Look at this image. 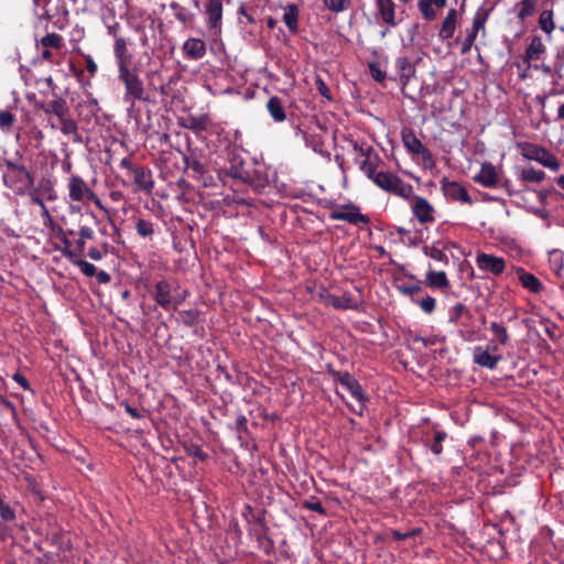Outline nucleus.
I'll use <instances>...</instances> for the list:
<instances>
[{"mask_svg":"<svg viewBox=\"0 0 564 564\" xmlns=\"http://www.w3.org/2000/svg\"><path fill=\"white\" fill-rule=\"evenodd\" d=\"M6 171L2 174L3 185L15 195L24 196L34 186V175L22 162V154L17 151L13 159H3Z\"/></svg>","mask_w":564,"mask_h":564,"instance_id":"1","label":"nucleus"},{"mask_svg":"<svg viewBox=\"0 0 564 564\" xmlns=\"http://www.w3.org/2000/svg\"><path fill=\"white\" fill-rule=\"evenodd\" d=\"M150 295L155 304L164 311H177L189 295V292L186 289H181L177 279L170 276L155 281L150 290Z\"/></svg>","mask_w":564,"mask_h":564,"instance_id":"2","label":"nucleus"},{"mask_svg":"<svg viewBox=\"0 0 564 564\" xmlns=\"http://www.w3.org/2000/svg\"><path fill=\"white\" fill-rule=\"evenodd\" d=\"M372 182L380 189L403 199H410L413 196V186L409 183H405L401 177L392 172L380 171L373 177Z\"/></svg>","mask_w":564,"mask_h":564,"instance_id":"3","label":"nucleus"},{"mask_svg":"<svg viewBox=\"0 0 564 564\" xmlns=\"http://www.w3.org/2000/svg\"><path fill=\"white\" fill-rule=\"evenodd\" d=\"M68 197L72 202L85 204L91 202L99 209L108 213L98 195L88 186L85 180L77 174H73L67 181Z\"/></svg>","mask_w":564,"mask_h":564,"instance_id":"4","label":"nucleus"},{"mask_svg":"<svg viewBox=\"0 0 564 564\" xmlns=\"http://www.w3.org/2000/svg\"><path fill=\"white\" fill-rule=\"evenodd\" d=\"M118 80L124 86V102L131 108L134 107L137 100H145L143 83L134 69L128 68L118 70Z\"/></svg>","mask_w":564,"mask_h":564,"instance_id":"5","label":"nucleus"},{"mask_svg":"<svg viewBox=\"0 0 564 564\" xmlns=\"http://www.w3.org/2000/svg\"><path fill=\"white\" fill-rule=\"evenodd\" d=\"M182 155L188 175L192 178L200 181L204 186H208L210 182H208L206 177L208 171L203 153L198 149L188 145L187 151L182 152Z\"/></svg>","mask_w":564,"mask_h":564,"instance_id":"6","label":"nucleus"},{"mask_svg":"<svg viewBox=\"0 0 564 564\" xmlns=\"http://www.w3.org/2000/svg\"><path fill=\"white\" fill-rule=\"evenodd\" d=\"M519 147L525 159L536 161L552 171L560 169L558 160L547 149L530 142H524Z\"/></svg>","mask_w":564,"mask_h":564,"instance_id":"7","label":"nucleus"},{"mask_svg":"<svg viewBox=\"0 0 564 564\" xmlns=\"http://www.w3.org/2000/svg\"><path fill=\"white\" fill-rule=\"evenodd\" d=\"M401 137L408 152L413 155H420L425 169H432L435 166L432 152L417 139L411 129H404Z\"/></svg>","mask_w":564,"mask_h":564,"instance_id":"8","label":"nucleus"},{"mask_svg":"<svg viewBox=\"0 0 564 564\" xmlns=\"http://www.w3.org/2000/svg\"><path fill=\"white\" fill-rule=\"evenodd\" d=\"M329 218L333 220H341L351 225L369 224V216L361 214L360 208L354 204L340 205L336 209L332 210Z\"/></svg>","mask_w":564,"mask_h":564,"instance_id":"9","label":"nucleus"},{"mask_svg":"<svg viewBox=\"0 0 564 564\" xmlns=\"http://www.w3.org/2000/svg\"><path fill=\"white\" fill-rule=\"evenodd\" d=\"M334 381L339 382L350 394L360 403L368 401L365 395L361 384L348 371H337L334 369L328 370Z\"/></svg>","mask_w":564,"mask_h":564,"instance_id":"10","label":"nucleus"},{"mask_svg":"<svg viewBox=\"0 0 564 564\" xmlns=\"http://www.w3.org/2000/svg\"><path fill=\"white\" fill-rule=\"evenodd\" d=\"M394 67L395 75L391 76L390 79L398 82L401 85L402 93L406 95L405 87L416 74L415 65L406 56H398L394 61Z\"/></svg>","mask_w":564,"mask_h":564,"instance_id":"11","label":"nucleus"},{"mask_svg":"<svg viewBox=\"0 0 564 564\" xmlns=\"http://www.w3.org/2000/svg\"><path fill=\"white\" fill-rule=\"evenodd\" d=\"M180 127L191 130L196 137L210 129L213 120L208 113L202 115H187L177 119Z\"/></svg>","mask_w":564,"mask_h":564,"instance_id":"12","label":"nucleus"},{"mask_svg":"<svg viewBox=\"0 0 564 564\" xmlns=\"http://www.w3.org/2000/svg\"><path fill=\"white\" fill-rule=\"evenodd\" d=\"M440 183L442 192L447 198L454 202H460L469 205L474 203L467 189L459 183L455 181H448L446 177H443Z\"/></svg>","mask_w":564,"mask_h":564,"instance_id":"13","label":"nucleus"},{"mask_svg":"<svg viewBox=\"0 0 564 564\" xmlns=\"http://www.w3.org/2000/svg\"><path fill=\"white\" fill-rule=\"evenodd\" d=\"M412 213L421 224H432L435 221V209L430 202L422 196L413 195Z\"/></svg>","mask_w":564,"mask_h":564,"instance_id":"14","label":"nucleus"},{"mask_svg":"<svg viewBox=\"0 0 564 564\" xmlns=\"http://www.w3.org/2000/svg\"><path fill=\"white\" fill-rule=\"evenodd\" d=\"M476 264L479 270L495 275L501 274L506 269V261L503 258L484 252L477 254Z\"/></svg>","mask_w":564,"mask_h":564,"instance_id":"15","label":"nucleus"},{"mask_svg":"<svg viewBox=\"0 0 564 564\" xmlns=\"http://www.w3.org/2000/svg\"><path fill=\"white\" fill-rule=\"evenodd\" d=\"M205 14L208 29L219 32L223 21V0H208Z\"/></svg>","mask_w":564,"mask_h":564,"instance_id":"16","label":"nucleus"},{"mask_svg":"<svg viewBox=\"0 0 564 564\" xmlns=\"http://www.w3.org/2000/svg\"><path fill=\"white\" fill-rule=\"evenodd\" d=\"M248 534L254 539L258 543V547L262 550L267 555H270L274 551V542L269 536V527L267 523L261 527H254L247 530Z\"/></svg>","mask_w":564,"mask_h":564,"instance_id":"17","label":"nucleus"},{"mask_svg":"<svg viewBox=\"0 0 564 564\" xmlns=\"http://www.w3.org/2000/svg\"><path fill=\"white\" fill-rule=\"evenodd\" d=\"M474 181L486 188H495L499 185L496 167L490 162L481 164L480 171L474 176Z\"/></svg>","mask_w":564,"mask_h":564,"instance_id":"18","label":"nucleus"},{"mask_svg":"<svg viewBox=\"0 0 564 564\" xmlns=\"http://www.w3.org/2000/svg\"><path fill=\"white\" fill-rule=\"evenodd\" d=\"M133 184L135 185V191L150 193L154 186V181L152 176V171L144 165H137L132 171Z\"/></svg>","mask_w":564,"mask_h":564,"instance_id":"19","label":"nucleus"},{"mask_svg":"<svg viewBox=\"0 0 564 564\" xmlns=\"http://www.w3.org/2000/svg\"><path fill=\"white\" fill-rule=\"evenodd\" d=\"M113 56L118 70L128 69L132 63V54L128 50L127 39H117L113 43Z\"/></svg>","mask_w":564,"mask_h":564,"instance_id":"20","label":"nucleus"},{"mask_svg":"<svg viewBox=\"0 0 564 564\" xmlns=\"http://www.w3.org/2000/svg\"><path fill=\"white\" fill-rule=\"evenodd\" d=\"M44 133L42 130L32 126L23 132V134H17V141L20 142L22 148H32L39 150L43 144Z\"/></svg>","mask_w":564,"mask_h":564,"instance_id":"21","label":"nucleus"},{"mask_svg":"<svg viewBox=\"0 0 564 564\" xmlns=\"http://www.w3.org/2000/svg\"><path fill=\"white\" fill-rule=\"evenodd\" d=\"M182 50L187 58L197 61L205 56L206 44L200 39L189 37L184 42Z\"/></svg>","mask_w":564,"mask_h":564,"instance_id":"22","label":"nucleus"},{"mask_svg":"<svg viewBox=\"0 0 564 564\" xmlns=\"http://www.w3.org/2000/svg\"><path fill=\"white\" fill-rule=\"evenodd\" d=\"M376 7L381 20L391 28L398 25L395 3L393 0H376Z\"/></svg>","mask_w":564,"mask_h":564,"instance_id":"23","label":"nucleus"},{"mask_svg":"<svg viewBox=\"0 0 564 564\" xmlns=\"http://www.w3.org/2000/svg\"><path fill=\"white\" fill-rule=\"evenodd\" d=\"M501 359V355H494L489 349H484L481 346H477L474 350V361L488 369H495Z\"/></svg>","mask_w":564,"mask_h":564,"instance_id":"24","label":"nucleus"},{"mask_svg":"<svg viewBox=\"0 0 564 564\" xmlns=\"http://www.w3.org/2000/svg\"><path fill=\"white\" fill-rule=\"evenodd\" d=\"M39 109L44 111L47 115H55L57 118H62L63 115H67L69 111V108L67 106V101L58 97L54 100H51L48 102H41L37 104Z\"/></svg>","mask_w":564,"mask_h":564,"instance_id":"25","label":"nucleus"},{"mask_svg":"<svg viewBox=\"0 0 564 564\" xmlns=\"http://www.w3.org/2000/svg\"><path fill=\"white\" fill-rule=\"evenodd\" d=\"M446 4L447 0H419L417 8L426 21H434L437 18V13L433 9V6L444 8Z\"/></svg>","mask_w":564,"mask_h":564,"instance_id":"26","label":"nucleus"},{"mask_svg":"<svg viewBox=\"0 0 564 564\" xmlns=\"http://www.w3.org/2000/svg\"><path fill=\"white\" fill-rule=\"evenodd\" d=\"M446 438L447 433L445 431L436 430L432 438H430L429 435L423 438V444L433 455L440 456L443 453V443Z\"/></svg>","mask_w":564,"mask_h":564,"instance_id":"27","label":"nucleus"},{"mask_svg":"<svg viewBox=\"0 0 564 564\" xmlns=\"http://www.w3.org/2000/svg\"><path fill=\"white\" fill-rule=\"evenodd\" d=\"M457 23V11L456 9H451L444 21L442 22L438 35L442 40H449L453 37L454 32L456 30Z\"/></svg>","mask_w":564,"mask_h":564,"instance_id":"28","label":"nucleus"},{"mask_svg":"<svg viewBox=\"0 0 564 564\" xmlns=\"http://www.w3.org/2000/svg\"><path fill=\"white\" fill-rule=\"evenodd\" d=\"M425 283L430 288L440 289L442 291L451 286L449 280L444 271H429Z\"/></svg>","mask_w":564,"mask_h":564,"instance_id":"29","label":"nucleus"},{"mask_svg":"<svg viewBox=\"0 0 564 564\" xmlns=\"http://www.w3.org/2000/svg\"><path fill=\"white\" fill-rule=\"evenodd\" d=\"M473 315L468 307L463 303H456L449 311L448 323L454 325L466 326V323H462L463 318L471 319Z\"/></svg>","mask_w":564,"mask_h":564,"instance_id":"30","label":"nucleus"},{"mask_svg":"<svg viewBox=\"0 0 564 564\" xmlns=\"http://www.w3.org/2000/svg\"><path fill=\"white\" fill-rule=\"evenodd\" d=\"M46 539L59 551H69L72 549L69 535L64 531H51L46 534Z\"/></svg>","mask_w":564,"mask_h":564,"instance_id":"31","label":"nucleus"},{"mask_svg":"<svg viewBox=\"0 0 564 564\" xmlns=\"http://www.w3.org/2000/svg\"><path fill=\"white\" fill-rule=\"evenodd\" d=\"M265 511L254 512L250 505H246L242 511V516L247 521V530L254 527H261L265 522Z\"/></svg>","mask_w":564,"mask_h":564,"instance_id":"32","label":"nucleus"},{"mask_svg":"<svg viewBox=\"0 0 564 564\" xmlns=\"http://www.w3.org/2000/svg\"><path fill=\"white\" fill-rule=\"evenodd\" d=\"M267 109L274 121L282 122L285 120V110L279 97L272 96L267 102Z\"/></svg>","mask_w":564,"mask_h":564,"instance_id":"33","label":"nucleus"},{"mask_svg":"<svg viewBox=\"0 0 564 564\" xmlns=\"http://www.w3.org/2000/svg\"><path fill=\"white\" fill-rule=\"evenodd\" d=\"M519 280L523 288L533 293H539L543 289L541 281L532 273L525 272L523 269L518 271Z\"/></svg>","mask_w":564,"mask_h":564,"instance_id":"34","label":"nucleus"},{"mask_svg":"<svg viewBox=\"0 0 564 564\" xmlns=\"http://www.w3.org/2000/svg\"><path fill=\"white\" fill-rule=\"evenodd\" d=\"M58 120L61 124L59 129L63 134L74 135V142H82V137L78 134V126L74 119L67 117V115H63Z\"/></svg>","mask_w":564,"mask_h":564,"instance_id":"35","label":"nucleus"},{"mask_svg":"<svg viewBox=\"0 0 564 564\" xmlns=\"http://www.w3.org/2000/svg\"><path fill=\"white\" fill-rule=\"evenodd\" d=\"M545 52V45L542 42V39L538 35L533 36L530 44L525 50V59L527 61H538L541 55Z\"/></svg>","mask_w":564,"mask_h":564,"instance_id":"36","label":"nucleus"},{"mask_svg":"<svg viewBox=\"0 0 564 564\" xmlns=\"http://www.w3.org/2000/svg\"><path fill=\"white\" fill-rule=\"evenodd\" d=\"M283 22L289 31L293 34L299 31V9L295 4H289L282 17Z\"/></svg>","mask_w":564,"mask_h":564,"instance_id":"37","label":"nucleus"},{"mask_svg":"<svg viewBox=\"0 0 564 564\" xmlns=\"http://www.w3.org/2000/svg\"><path fill=\"white\" fill-rule=\"evenodd\" d=\"M551 270L564 283V254L561 251L554 250L550 252Z\"/></svg>","mask_w":564,"mask_h":564,"instance_id":"38","label":"nucleus"},{"mask_svg":"<svg viewBox=\"0 0 564 564\" xmlns=\"http://www.w3.org/2000/svg\"><path fill=\"white\" fill-rule=\"evenodd\" d=\"M489 17V10L479 8L473 19L471 32L478 34L480 31L485 33V24Z\"/></svg>","mask_w":564,"mask_h":564,"instance_id":"39","label":"nucleus"},{"mask_svg":"<svg viewBox=\"0 0 564 564\" xmlns=\"http://www.w3.org/2000/svg\"><path fill=\"white\" fill-rule=\"evenodd\" d=\"M199 316H200V312L195 308L181 311L178 313V322L182 323L186 327H194L197 325Z\"/></svg>","mask_w":564,"mask_h":564,"instance_id":"40","label":"nucleus"},{"mask_svg":"<svg viewBox=\"0 0 564 564\" xmlns=\"http://www.w3.org/2000/svg\"><path fill=\"white\" fill-rule=\"evenodd\" d=\"M380 161V158L378 154H375L373 158L370 156L368 159H365L360 164H359V169L360 171L369 178V180H373V177L377 175V163Z\"/></svg>","mask_w":564,"mask_h":564,"instance_id":"41","label":"nucleus"},{"mask_svg":"<svg viewBox=\"0 0 564 564\" xmlns=\"http://www.w3.org/2000/svg\"><path fill=\"white\" fill-rule=\"evenodd\" d=\"M535 0H521L516 8L518 9V18L521 21L532 17L535 12Z\"/></svg>","mask_w":564,"mask_h":564,"instance_id":"42","label":"nucleus"},{"mask_svg":"<svg viewBox=\"0 0 564 564\" xmlns=\"http://www.w3.org/2000/svg\"><path fill=\"white\" fill-rule=\"evenodd\" d=\"M520 180L529 183H540L545 178V172L534 167L523 169L520 173Z\"/></svg>","mask_w":564,"mask_h":564,"instance_id":"43","label":"nucleus"},{"mask_svg":"<svg viewBox=\"0 0 564 564\" xmlns=\"http://www.w3.org/2000/svg\"><path fill=\"white\" fill-rule=\"evenodd\" d=\"M137 234L147 239H152L154 236V224L151 220L139 218L135 223Z\"/></svg>","mask_w":564,"mask_h":564,"instance_id":"44","label":"nucleus"},{"mask_svg":"<svg viewBox=\"0 0 564 564\" xmlns=\"http://www.w3.org/2000/svg\"><path fill=\"white\" fill-rule=\"evenodd\" d=\"M74 235H75L74 230H67L65 232L62 227H57V237L61 239V241L63 242V245L65 247V249L63 250V254L69 260H72L76 254L73 250H70L72 242L68 239V236H74Z\"/></svg>","mask_w":564,"mask_h":564,"instance_id":"45","label":"nucleus"},{"mask_svg":"<svg viewBox=\"0 0 564 564\" xmlns=\"http://www.w3.org/2000/svg\"><path fill=\"white\" fill-rule=\"evenodd\" d=\"M539 25L543 32L546 34H551L555 29V23L553 21V11L552 10H543L539 18Z\"/></svg>","mask_w":564,"mask_h":564,"instance_id":"46","label":"nucleus"},{"mask_svg":"<svg viewBox=\"0 0 564 564\" xmlns=\"http://www.w3.org/2000/svg\"><path fill=\"white\" fill-rule=\"evenodd\" d=\"M328 302L335 308L339 310H348L355 307L350 294H344L343 296L330 295Z\"/></svg>","mask_w":564,"mask_h":564,"instance_id":"47","label":"nucleus"},{"mask_svg":"<svg viewBox=\"0 0 564 564\" xmlns=\"http://www.w3.org/2000/svg\"><path fill=\"white\" fill-rule=\"evenodd\" d=\"M489 328H490L491 333L494 334L495 339L500 345H507L508 344L509 335H508L507 328L501 323L492 322L490 324Z\"/></svg>","mask_w":564,"mask_h":564,"instance_id":"48","label":"nucleus"},{"mask_svg":"<svg viewBox=\"0 0 564 564\" xmlns=\"http://www.w3.org/2000/svg\"><path fill=\"white\" fill-rule=\"evenodd\" d=\"M41 44L45 48L59 50L63 46V37L57 33H48L41 39Z\"/></svg>","mask_w":564,"mask_h":564,"instance_id":"49","label":"nucleus"},{"mask_svg":"<svg viewBox=\"0 0 564 564\" xmlns=\"http://www.w3.org/2000/svg\"><path fill=\"white\" fill-rule=\"evenodd\" d=\"M302 508L306 509V510L315 511L324 517L327 516V511L324 509L321 501L314 496L310 497L308 499H305L302 502Z\"/></svg>","mask_w":564,"mask_h":564,"instance_id":"50","label":"nucleus"},{"mask_svg":"<svg viewBox=\"0 0 564 564\" xmlns=\"http://www.w3.org/2000/svg\"><path fill=\"white\" fill-rule=\"evenodd\" d=\"M323 3L335 13L344 12L350 7V0H323Z\"/></svg>","mask_w":564,"mask_h":564,"instance_id":"51","label":"nucleus"},{"mask_svg":"<svg viewBox=\"0 0 564 564\" xmlns=\"http://www.w3.org/2000/svg\"><path fill=\"white\" fill-rule=\"evenodd\" d=\"M412 302L417 304L421 310L426 314H432L435 311L436 301L434 297L426 295L422 300L412 299Z\"/></svg>","mask_w":564,"mask_h":564,"instance_id":"52","label":"nucleus"},{"mask_svg":"<svg viewBox=\"0 0 564 564\" xmlns=\"http://www.w3.org/2000/svg\"><path fill=\"white\" fill-rule=\"evenodd\" d=\"M15 121V117L9 110H0V129L3 132L10 131L13 123Z\"/></svg>","mask_w":564,"mask_h":564,"instance_id":"53","label":"nucleus"},{"mask_svg":"<svg viewBox=\"0 0 564 564\" xmlns=\"http://www.w3.org/2000/svg\"><path fill=\"white\" fill-rule=\"evenodd\" d=\"M423 251L427 257H430L436 261L443 262L445 264L448 263L447 254L438 248L425 246Z\"/></svg>","mask_w":564,"mask_h":564,"instance_id":"54","label":"nucleus"},{"mask_svg":"<svg viewBox=\"0 0 564 564\" xmlns=\"http://www.w3.org/2000/svg\"><path fill=\"white\" fill-rule=\"evenodd\" d=\"M371 78L377 83H382L387 78L386 72L380 67L379 63H369L368 65Z\"/></svg>","mask_w":564,"mask_h":564,"instance_id":"55","label":"nucleus"},{"mask_svg":"<svg viewBox=\"0 0 564 564\" xmlns=\"http://www.w3.org/2000/svg\"><path fill=\"white\" fill-rule=\"evenodd\" d=\"M227 172L234 178H239L242 181H247L249 178V173L243 167L242 162H240L238 165L231 164Z\"/></svg>","mask_w":564,"mask_h":564,"instance_id":"56","label":"nucleus"},{"mask_svg":"<svg viewBox=\"0 0 564 564\" xmlns=\"http://www.w3.org/2000/svg\"><path fill=\"white\" fill-rule=\"evenodd\" d=\"M73 262L76 267L80 269L83 274H85L86 276H95L97 268L93 263L83 259H78Z\"/></svg>","mask_w":564,"mask_h":564,"instance_id":"57","label":"nucleus"},{"mask_svg":"<svg viewBox=\"0 0 564 564\" xmlns=\"http://www.w3.org/2000/svg\"><path fill=\"white\" fill-rule=\"evenodd\" d=\"M352 149L365 159L372 156L375 152L373 148L371 145H368L366 142L354 141Z\"/></svg>","mask_w":564,"mask_h":564,"instance_id":"58","label":"nucleus"},{"mask_svg":"<svg viewBox=\"0 0 564 564\" xmlns=\"http://www.w3.org/2000/svg\"><path fill=\"white\" fill-rule=\"evenodd\" d=\"M186 453L200 462H205L208 458L207 453L204 452L203 448L196 444H191L189 446H187Z\"/></svg>","mask_w":564,"mask_h":564,"instance_id":"59","label":"nucleus"},{"mask_svg":"<svg viewBox=\"0 0 564 564\" xmlns=\"http://www.w3.org/2000/svg\"><path fill=\"white\" fill-rule=\"evenodd\" d=\"M0 517L4 521H13L15 519L14 510L4 502L0 497Z\"/></svg>","mask_w":564,"mask_h":564,"instance_id":"60","label":"nucleus"},{"mask_svg":"<svg viewBox=\"0 0 564 564\" xmlns=\"http://www.w3.org/2000/svg\"><path fill=\"white\" fill-rule=\"evenodd\" d=\"M55 18L53 21V26L57 30H64L69 22V11L68 9H64V15L54 14Z\"/></svg>","mask_w":564,"mask_h":564,"instance_id":"61","label":"nucleus"},{"mask_svg":"<svg viewBox=\"0 0 564 564\" xmlns=\"http://www.w3.org/2000/svg\"><path fill=\"white\" fill-rule=\"evenodd\" d=\"M315 86H316L317 91L323 97H325L327 100H332L333 99L329 88L327 87L325 82L319 76H317L315 78Z\"/></svg>","mask_w":564,"mask_h":564,"instance_id":"62","label":"nucleus"},{"mask_svg":"<svg viewBox=\"0 0 564 564\" xmlns=\"http://www.w3.org/2000/svg\"><path fill=\"white\" fill-rule=\"evenodd\" d=\"M476 37H477V34L469 31V33L466 35V37L464 39V41L462 43V48H460L462 54H467L471 50V47L476 41Z\"/></svg>","mask_w":564,"mask_h":564,"instance_id":"63","label":"nucleus"},{"mask_svg":"<svg viewBox=\"0 0 564 564\" xmlns=\"http://www.w3.org/2000/svg\"><path fill=\"white\" fill-rule=\"evenodd\" d=\"M421 532L420 529H413L408 532L401 533L398 530H391V535L395 541H402L417 535Z\"/></svg>","mask_w":564,"mask_h":564,"instance_id":"64","label":"nucleus"}]
</instances>
